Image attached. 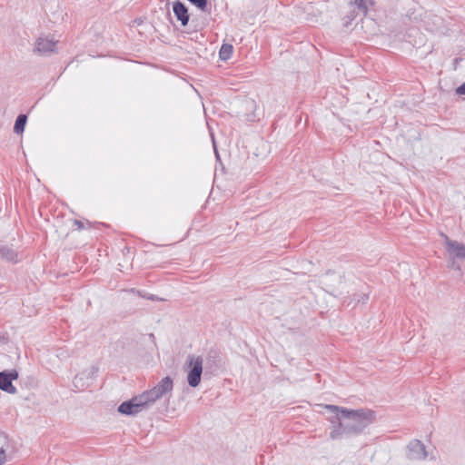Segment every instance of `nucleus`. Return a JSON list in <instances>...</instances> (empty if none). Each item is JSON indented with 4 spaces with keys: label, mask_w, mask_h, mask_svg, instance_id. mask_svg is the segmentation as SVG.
<instances>
[{
    "label": "nucleus",
    "mask_w": 465,
    "mask_h": 465,
    "mask_svg": "<svg viewBox=\"0 0 465 465\" xmlns=\"http://www.w3.org/2000/svg\"><path fill=\"white\" fill-rule=\"evenodd\" d=\"M233 53V46L230 44H223L219 51V56L222 60L230 59Z\"/></svg>",
    "instance_id": "obj_10"
},
{
    "label": "nucleus",
    "mask_w": 465,
    "mask_h": 465,
    "mask_svg": "<svg viewBox=\"0 0 465 465\" xmlns=\"http://www.w3.org/2000/svg\"><path fill=\"white\" fill-rule=\"evenodd\" d=\"M187 372L189 385L198 386L203 373V359L199 356H190L187 362Z\"/></svg>",
    "instance_id": "obj_1"
},
{
    "label": "nucleus",
    "mask_w": 465,
    "mask_h": 465,
    "mask_svg": "<svg viewBox=\"0 0 465 465\" xmlns=\"http://www.w3.org/2000/svg\"><path fill=\"white\" fill-rule=\"evenodd\" d=\"M6 460V454L4 450H0V465H3Z\"/></svg>",
    "instance_id": "obj_14"
},
{
    "label": "nucleus",
    "mask_w": 465,
    "mask_h": 465,
    "mask_svg": "<svg viewBox=\"0 0 465 465\" xmlns=\"http://www.w3.org/2000/svg\"><path fill=\"white\" fill-rule=\"evenodd\" d=\"M26 119H27L26 115H25V114H20L17 117L15 124V127H14V130L15 133L21 134L24 132L25 126L26 124Z\"/></svg>",
    "instance_id": "obj_11"
},
{
    "label": "nucleus",
    "mask_w": 465,
    "mask_h": 465,
    "mask_svg": "<svg viewBox=\"0 0 465 465\" xmlns=\"http://www.w3.org/2000/svg\"><path fill=\"white\" fill-rule=\"evenodd\" d=\"M173 11L174 13V15L176 16L177 20L181 22L182 25H186L189 22V14L186 6L179 2L176 1L173 4Z\"/></svg>",
    "instance_id": "obj_6"
},
{
    "label": "nucleus",
    "mask_w": 465,
    "mask_h": 465,
    "mask_svg": "<svg viewBox=\"0 0 465 465\" xmlns=\"http://www.w3.org/2000/svg\"><path fill=\"white\" fill-rule=\"evenodd\" d=\"M193 5H195L197 7L201 9H204L206 6V0H189Z\"/></svg>",
    "instance_id": "obj_12"
},
{
    "label": "nucleus",
    "mask_w": 465,
    "mask_h": 465,
    "mask_svg": "<svg viewBox=\"0 0 465 465\" xmlns=\"http://www.w3.org/2000/svg\"><path fill=\"white\" fill-rule=\"evenodd\" d=\"M173 381L169 377L163 378L153 390L144 393L149 402H153L163 397L166 392L172 391Z\"/></svg>",
    "instance_id": "obj_3"
},
{
    "label": "nucleus",
    "mask_w": 465,
    "mask_h": 465,
    "mask_svg": "<svg viewBox=\"0 0 465 465\" xmlns=\"http://www.w3.org/2000/svg\"><path fill=\"white\" fill-rule=\"evenodd\" d=\"M325 408L331 411L340 412L345 417L352 418L355 420H371L373 418V413L371 411L366 413L363 411H349L346 409H340L334 405H326Z\"/></svg>",
    "instance_id": "obj_4"
},
{
    "label": "nucleus",
    "mask_w": 465,
    "mask_h": 465,
    "mask_svg": "<svg viewBox=\"0 0 465 465\" xmlns=\"http://www.w3.org/2000/svg\"><path fill=\"white\" fill-rule=\"evenodd\" d=\"M458 94L465 95V82L456 89Z\"/></svg>",
    "instance_id": "obj_13"
},
{
    "label": "nucleus",
    "mask_w": 465,
    "mask_h": 465,
    "mask_svg": "<svg viewBox=\"0 0 465 465\" xmlns=\"http://www.w3.org/2000/svg\"><path fill=\"white\" fill-rule=\"evenodd\" d=\"M74 225L76 226L78 230H82L84 228V223L78 220L74 221Z\"/></svg>",
    "instance_id": "obj_15"
},
{
    "label": "nucleus",
    "mask_w": 465,
    "mask_h": 465,
    "mask_svg": "<svg viewBox=\"0 0 465 465\" xmlns=\"http://www.w3.org/2000/svg\"><path fill=\"white\" fill-rule=\"evenodd\" d=\"M449 249L457 256L465 258V245L451 242L448 243Z\"/></svg>",
    "instance_id": "obj_9"
},
{
    "label": "nucleus",
    "mask_w": 465,
    "mask_h": 465,
    "mask_svg": "<svg viewBox=\"0 0 465 465\" xmlns=\"http://www.w3.org/2000/svg\"><path fill=\"white\" fill-rule=\"evenodd\" d=\"M55 47V43L52 40L45 39V38H39L35 51L39 54H45L54 51Z\"/></svg>",
    "instance_id": "obj_7"
},
{
    "label": "nucleus",
    "mask_w": 465,
    "mask_h": 465,
    "mask_svg": "<svg viewBox=\"0 0 465 465\" xmlns=\"http://www.w3.org/2000/svg\"><path fill=\"white\" fill-rule=\"evenodd\" d=\"M17 376L16 371L10 373L0 372V389L9 393L15 392V388L12 381L17 379Z\"/></svg>",
    "instance_id": "obj_5"
},
{
    "label": "nucleus",
    "mask_w": 465,
    "mask_h": 465,
    "mask_svg": "<svg viewBox=\"0 0 465 465\" xmlns=\"http://www.w3.org/2000/svg\"><path fill=\"white\" fill-rule=\"evenodd\" d=\"M351 5H355L358 10L363 15H367L370 6L374 5L373 0H353L350 2Z\"/></svg>",
    "instance_id": "obj_8"
},
{
    "label": "nucleus",
    "mask_w": 465,
    "mask_h": 465,
    "mask_svg": "<svg viewBox=\"0 0 465 465\" xmlns=\"http://www.w3.org/2000/svg\"><path fill=\"white\" fill-rule=\"evenodd\" d=\"M148 403L149 401L143 393L139 397L133 398L129 401L123 402L119 406L118 411L123 414H135L141 411L143 406Z\"/></svg>",
    "instance_id": "obj_2"
}]
</instances>
